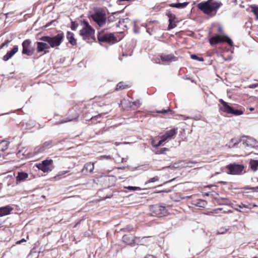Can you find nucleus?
<instances>
[{"label":"nucleus","instance_id":"obj_1","mask_svg":"<svg viewBox=\"0 0 258 258\" xmlns=\"http://www.w3.org/2000/svg\"><path fill=\"white\" fill-rule=\"evenodd\" d=\"M221 3L213 2V0H208L198 4V8L205 14L213 16L216 14L218 9L221 7Z\"/></svg>","mask_w":258,"mask_h":258},{"label":"nucleus","instance_id":"obj_2","mask_svg":"<svg viewBox=\"0 0 258 258\" xmlns=\"http://www.w3.org/2000/svg\"><path fill=\"white\" fill-rule=\"evenodd\" d=\"M64 36L63 32H60L53 36H45L40 38V40L48 43L50 47L54 48L59 46L62 43Z\"/></svg>","mask_w":258,"mask_h":258},{"label":"nucleus","instance_id":"obj_3","mask_svg":"<svg viewBox=\"0 0 258 258\" xmlns=\"http://www.w3.org/2000/svg\"><path fill=\"white\" fill-rule=\"evenodd\" d=\"M91 18L99 27H103L106 22V15L104 10L100 9L96 11L91 15Z\"/></svg>","mask_w":258,"mask_h":258},{"label":"nucleus","instance_id":"obj_4","mask_svg":"<svg viewBox=\"0 0 258 258\" xmlns=\"http://www.w3.org/2000/svg\"><path fill=\"white\" fill-rule=\"evenodd\" d=\"M219 102L221 103L219 109L221 111L227 113L232 114L235 116L242 115L243 114V111L241 109H235L233 107L230 106L228 103L224 101L222 99H220Z\"/></svg>","mask_w":258,"mask_h":258},{"label":"nucleus","instance_id":"obj_5","mask_svg":"<svg viewBox=\"0 0 258 258\" xmlns=\"http://www.w3.org/2000/svg\"><path fill=\"white\" fill-rule=\"evenodd\" d=\"M83 28L80 31V35L82 36L83 39H90L94 36L95 30L85 20L83 21Z\"/></svg>","mask_w":258,"mask_h":258},{"label":"nucleus","instance_id":"obj_6","mask_svg":"<svg viewBox=\"0 0 258 258\" xmlns=\"http://www.w3.org/2000/svg\"><path fill=\"white\" fill-rule=\"evenodd\" d=\"M150 211L153 216L162 217L166 213V210L164 206L155 205L150 206Z\"/></svg>","mask_w":258,"mask_h":258},{"label":"nucleus","instance_id":"obj_7","mask_svg":"<svg viewBox=\"0 0 258 258\" xmlns=\"http://www.w3.org/2000/svg\"><path fill=\"white\" fill-rule=\"evenodd\" d=\"M97 38L99 42H114L116 38L112 33H104L103 31L98 32Z\"/></svg>","mask_w":258,"mask_h":258},{"label":"nucleus","instance_id":"obj_8","mask_svg":"<svg viewBox=\"0 0 258 258\" xmlns=\"http://www.w3.org/2000/svg\"><path fill=\"white\" fill-rule=\"evenodd\" d=\"M244 166L242 164H237L235 163L230 164L226 166L228 169V173L233 175L240 174L244 169Z\"/></svg>","mask_w":258,"mask_h":258},{"label":"nucleus","instance_id":"obj_9","mask_svg":"<svg viewBox=\"0 0 258 258\" xmlns=\"http://www.w3.org/2000/svg\"><path fill=\"white\" fill-rule=\"evenodd\" d=\"M53 160L52 159L45 160L42 161L41 163L37 165V167L43 172H47L51 171L53 168Z\"/></svg>","mask_w":258,"mask_h":258},{"label":"nucleus","instance_id":"obj_10","mask_svg":"<svg viewBox=\"0 0 258 258\" xmlns=\"http://www.w3.org/2000/svg\"><path fill=\"white\" fill-rule=\"evenodd\" d=\"M31 41L30 39L24 40L22 44L23 50L22 54H26L27 56H31L33 54L34 49L30 46Z\"/></svg>","mask_w":258,"mask_h":258},{"label":"nucleus","instance_id":"obj_11","mask_svg":"<svg viewBox=\"0 0 258 258\" xmlns=\"http://www.w3.org/2000/svg\"><path fill=\"white\" fill-rule=\"evenodd\" d=\"M241 141L243 144H245L247 147H251L253 148L258 147V142L253 138L243 136L241 138Z\"/></svg>","mask_w":258,"mask_h":258},{"label":"nucleus","instance_id":"obj_12","mask_svg":"<svg viewBox=\"0 0 258 258\" xmlns=\"http://www.w3.org/2000/svg\"><path fill=\"white\" fill-rule=\"evenodd\" d=\"M69 116L65 119L62 120L61 121L59 122V124L62 123L64 122H67L68 121H71L77 119L79 117V114L75 109H72L70 110L69 112Z\"/></svg>","mask_w":258,"mask_h":258},{"label":"nucleus","instance_id":"obj_13","mask_svg":"<svg viewBox=\"0 0 258 258\" xmlns=\"http://www.w3.org/2000/svg\"><path fill=\"white\" fill-rule=\"evenodd\" d=\"M54 145L55 143L52 140L46 141L42 145L36 148V152L37 153L43 152L46 149L50 148Z\"/></svg>","mask_w":258,"mask_h":258},{"label":"nucleus","instance_id":"obj_14","mask_svg":"<svg viewBox=\"0 0 258 258\" xmlns=\"http://www.w3.org/2000/svg\"><path fill=\"white\" fill-rule=\"evenodd\" d=\"M50 46L49 44L45 42H37V51L38 52L44 51L45 53L48 51H46V49H49Z\"/></svg>","mask_w":258,"mask_h":258},{"label":"nucleus","instance_id":"obj_15","mask_svg":"<svg viewBox=\"0 0 258 258\" xmlns=\"http://www.w3.org/2000/svg\"><path fill=\"white\" fill-rule=\"evenodd\" d=\"M121 102L122 104H126L127 107L134 110L137 109L141 105V103L139 101H132L128 100L127 102V101L124 99L121 101Z\"/></svg>","mask_w":258,"mask_h":258},{"label":"nucleus","instance_id":"obj_16","mask_svg":"<svg viewBox=\"0 0 258 258\" xmlns=\"http://www.w3.org/2000/svg\"><path fill=\"white\" fill-rule=\"evenodd\" d=\"M94 168V163L89 162L85 164L82 170V173L83 174H87L88 173H91L93 172Z\"/></svg>","mask_w":258,"mask_h":258},{"label":"nucleus","instance_id":"obj_17","mask_svg":"<svg viewBox=\"0 0 258 258\" xmlns=\"http://www.w3.org/2000/svg\"><path fill=\"white\" fill-rule=\"evenodd\" d=\"M18 51V46H15L13 48L8 51L3 57V60L4 61H7L11 58Z\"/></svg>","mask_w":258,"mask_h":258},{"label":"nucleus","instance_id":"obj_18","mask_svg":"<svg viewBox=\"0 0 258 258\" xmlns=\"http://www.w3.org/2000/svg\"><path fill=\"white\" fill-rule=\"evenodd\" d=\"M161 60L164 63H167L172 61L176 60V57L172 54L160 55Z\"/></svg>","mask_w":258,"mask_h":258},{"label":"nucleus","instance_id":"obj_19","mask_svg":"<svg viewBox=\"0 0 258 258\" xmlns=\"http://www.w3.org/2000/svg\"><path fill=\"white\" fill-rule=\"evenodd\" d=\"M13 208L10 206H6L0 208V217H3L10 214Z\"/></svg>","mask_w":258,"mask_h":258},{"label":"nucleus","instance_id":"obj_20","mask_svg":"<svg viewBox=\"0 0 258 258\" xmlns=\"http://www.w3.org/2000/svg\"><path fill=\"white\" fill-rule=\"evenodd\" d=\"M188 163H197V162L190 161L186 162L185 161H182L178 163H175L173 165H170L169 167L174 168H182L185 166V164Z\"/></svg>","mask_w":258,"mask_h":258},{"label":"nucleus","instance_id":"obj_21","mask_svg":"<svg viewBox=\"0 0 258 258\" xmlns=\"http://www.w3.org/2000/svg\"><path fill=\"white\" fill-rule=\"evenodd\" d=\"M67 38L70 43L73 45H75L77 44L76 40L75 39L74 34L73 33L68 31L67 35Z\"/></svg>","mask_w":258,"mask_h":258},{"label":"nucleus","instance_id":"obj_22","mask_svg":"<svg viewBox=\"0 0 258 258\" xmlns=\"http://www.w3.org/2000/svg\"><path fill=\"white\" fill-rule=\"evenodd\" d=\"M222 38L223 37H222L219 35L213 36L209 40L210 43L211 44V45H213L216 44H217L219 42H222Z\"/></svg>","mask_w":258,"mask_h":258},{"label":"nucleus","instance_id":"obj_23","mask_svg":"<svg viewBox=\"0 0 258 258\" xmlns=\"http://www.w3.org/2000/svg\"><path fill=\"white\" fill-rule=\"evenodd\" d=\"M249 167L254 172L256 171L258 167V160L251 159L249 161Z\"/></svg>","mask_w":258,"mask_h":258},{"label":"nucleus","instance_id":"obj_24","mask_svg":"<svg viewBox=\"0 0 258 258\" xmlns=\"http://www.w3.org/2000/svg\"><path fill=\"white\" fill-rule=\"evenodd\" d=\"M177 133V131L176 129H172L166 132L165 135H163L164 137H165L166 140L169 138H172L174 136H175Z\"/></svg>","mask_w":258,"mask_h":258},{"label":"nucleus","instance_id":"obj_25","mask_svg":"<svg viewBox=\"0 0 258 258\" xmlns=\"http://www.w3.org/2000/svg\"><path fill=\"white\" fill-rule=\"evenodd\" d=\"M189 3L184 2L182 3H176V4H171L170 5V6L173 8H176L178 9H182L185 8L188 5Z\"/></svg>","mask_w":258,"mask_h":258},{"label":"nucleus","instance_id":"obj_26","mask_svg":"<svg viewBox=\"0 0 258 258\" xmlns=\"http://www.w3.org/2000/svg\"><path fill=\"white\" fill-rule=\"evenodd\" d=\"M28 177V174L25 172H19L17 176V181H21L25 180Z\"/></svg>","mask_w":258,"mask_h":258},{"label":"nucleus","instance_id":"obj_27","mask_svg":"<svg viewBox=\"0 0 258 258\" xmlns=\"http://www.w3.org/2000/svg\"><path fill=\"white\" fill-rule=\"evenodd\" d=\"M242 142L241 141V139L240 140H237L236 139H232L230 142L229 143V147L230 148H233L236 146L237 145L239 144V142Z\"/></svg>","mask_w":258,"mask_h":258},{"label":"nucleus","instance_id":"obj_28","mask_svg":"<svg viewBox=\"0 0 258 258\" xmlns=\"http://www.w3.org/2000/svg\"><path fill=\"white\" fill-rule=\"evenodd\" d=\"M9 142H8L6 141H3L0 143V151H4L6 150L9 145Z\"/></svg>","mask_w":258,"mask_h":258},{"label":"nucleus","instance_id":"obj_29","mask_svg":"<svg viewBox=\"0 0 258 258\" xmlns=\"http://www.w3.org/2000/svg\"><path fill=\"white\" fill-rule=\"evenodd\" d=\"M166 140H167L166 139L165 137H164L163 136H162L161 137V140L159 141V142L157 144H154L153 142H152V144L154 147L157 148V147H159L160 146L162 145L163 143H164Z\"/></svg>","mask_w":258,"mask_h":258},{"label":"nucleus","instance_id":"obj_30","mask_svg":"<svg viewBox=\"0 0 258 258\" xmlns=\"http://www.w3.org/2000/svg\"><path fill=\"white\" fill-rule=\"evenodd\" d=\"M128 87V85H125L123 82H119L116 87L115 90L118 91L122 89H124Z\"/></svg>","mask_w":258,"mask_h":258},{"label":"nucleus","instance_id":"obj_31","mask_svg":"<svg viewBox=\"0 0 258 258\" xmlns=\"http://www.w3.org/2000/svg\"><path fill=\"white\" fill-rule=\"evenodd\" d=\"M251 12L255 15L256 20H258V6H251Z\"/></svg>","mask_w":258,"mask_h":258},{"label":"nucleus","instance_id":"obj_32","mask_svg":"<svg viewBox=\"0 0 258 258\" xmlns=\"http://www.w3.org/2000/svg\"><path fill=\"white\" fill-rule=\"evenodd\" d=\"M169 149L167 148H162L155 151L156 154H165L166 152L168 151Z\"/></svg>","mask_w":258,"mask_h":258},{"label":"nucleus","instance_id":"obj_33","mask_svg":"<svg viewBox=\"0 0 258 258\" xmlns=\"http://www.w3.org/2000/svg\"><path fill=\"white\" fill-rule=\"evenodd\" d=\"M222 40V42H226L231 46L233 45L232 41L229 37L224 36L223 37Z\"/></svg>","mask_w":258,"mask_h":258},{"label":"nucleus","instance_id":"obj_34","mask_svg":"<svg viewBox=\"0 0 258 258\" xmlns=\"http://www.w3.org/2000/svg\"><path fill=\"white\" fill-rule=\"evenodd\" d=\"M207 203L205 201L203 200H199L197 202V203L196 204V205L199 207H202L204 208L206 206Z\"/></svg>","mask_w":258,"mask_h":258},{"label":"nucleus","instance_id":"obj_35","mask_svg":"<svg viewBox=\"0 0 258 258\" xmlns=\"http://www.w3.org/2000/svg\"><path fill=\"white\" fill-rule=\"evenodd\" d=\"M243 207L248 208L249 209H252V208L257 207V205L255 204H242Z\"/></svg>","mask_w":258,"mask_h":258},{"label":"nucleus","instance_id":"obj_36","mask_svg":"<svg viewBox=\"0 0 258 258\" xmlns=\"http://www.w3.org/2000/svg\"><path fill=\"white\" fill-rule=\"evenodd\" d=\"M229 228H226L225 227H221L218 230V233L220 234H223L228 232Z\"/></svg>","mask_w":258,"mask_h":258},{"label":"nucleus","instance_id":"obj_37","mask_svg":"<svg viewBox=\"0 0 258 258\" xmlns=\"http://www.w3.org/2000/svg\"><path fill=\"white\" fill-rule=\"evenodd\" d=\"M158 180H159V177L158 176H154V177L151 178V179H150L149 180L145 182V185H147L148 184L150 183L151 182H155L156 181H158Z\"/></svg>","mask_w":258,"mask_h":258},{"label":"nucleus","instance_id":"obj_38","mask_svg":"<svg viewBox=\"0 0 258 258\" xmlns=\"http://www.w3.org/2000/svg\"><path fill=\"white\" fill-rule=\"evenodd\" d=\"M190 57H191V58H192L193 59L197 60L200 61H204V58L203 57H200L198 56L196 54H191L190 55Z\"/></svg>","mask_w":258,"mask_h":258},{"label":"nucleus","instance_id":"obj_39","mask_svg":"<svg viewBox=\"0 0 258 258\" xmlns=\"http://www.w3.org/2000/svg\"><path fill=\"white\" fill-rule=\"evenodd\" d=\"M169 24L168 25V29H173L176 26V24H175V23L172 22V21L171 20V18L169 19Z\"/></svg>","mask_w":258,"mask_h":258},{"label":"nucleus","instance_id":"obj_40","mask_svg":"<svg viewBox=\"0 0 258 258\" xmlns=\"http://www.w3.org/2000/svg\"><path fill=\"white\" fill-rule=\"evenodd\" d=\"M116 14V13H113L112 15H111V16H110L108 17L107 21L109 23H111V22H112L115 21V15Z\"/></svg>","mask_w":258,"mask_h":258},{"label":"nucleus","instance_id":"obj_41","mask_svg":"<svg viewBox=\"0 0 258 258\" xmlns=\"http://www.w3.org/2000/svg\"><path fill=\"white\" fill-rule=\"evenodd\" d=\"M78 24L76 23L75 21H72L71 22V29L73 31H75L76 30L77 27H78Z\"/></svg>","mask_w":258,"mask_h":258},{"label":"nucleus","instance_id":"obj_42","mask_svg":"<svg viewBox=\"0 0 258 258\" xmlns=\"http://www.w3.org/2000/svg\"><path fill=\"white\" fill-rule=\"evenodd\" d=\"M171 112H172V110L169 108H168V109H162L161 110H159V111H157V113H162V114H164V113H168V112L171 113Z\"/></svg>","mask_w":258,"mask_h":258},{"label":"nucleus","instance_id":"obj_43","mask_svg":"<svg viewBox=\"0 0 258 258\" xmlns=\"http://www.w3.org/2000/svg\"><path fill=\"white\" fill-rule=\"evenodd\" d=\"M98 159L99 160H104V159L110 160V159H111V157L110 155H103V156H100L98 157Z\"/></svg>","mask_w":258,"mask_h":258},{"label":"nucleus","instance_id":"obj_44","mask_svg":"<svg viewBox=\"0 0 258 258\" xmlns=\"http://www.w3.org/2000/svg\"><path fill=\"white\" fill-rule=\"evenodd\" d=\"M125 188H126L130 190H136L140 189V187L137 186H128L124 187Z\"/></svg>","mask_w":258,"mask_h":258},{"label":"nucleus","instance_id":"obj_45","mask_svg":"<svg viewBox=\"0 0 258 258\" xmlns=\"http://www.w3.org/2000/svg\"><path fill=\"white\" fill-rule=\"evenodd\" d=\"M102 116V114H98L97 115H96V116H92L90 119L92 121H94L95 120H98L99 118H101Z\"/></svg>","mask_w":258,"mask_h":258},{"label":"nucleus","instance_id":"obj_46","mask_svg":"<svg viewBox=\"0 0 258 258\" xmlns=\"http://www.w3.org/2000/svg\"><path fill=\"white\" fill-rule=\"evenodd\" d=\"M149 237H143L141 240L142 244H145L147 242V241L149 240Z\"/></svg>","mask_w":258,"mask_h":258},{"label":"nucleus","instance_id":"obj_47","mask_svg":"<svg viewBox=\"0 0 258 258\" xmlns=\"http://www.w3.org/2000/svg\"><path fill=\"white\" fill-rule=\"evenodd\" d=\"M10 42V41H9V40H7L6 42H5V43H3L1 44V45L0 46V48H3L4 47H5V46H7L8 45V44Z\"/></svg>","mask_w":258,"mask_h":258},{"label":"nucleus","instance_id":"obj_48","mask_svg":"<svg viewBox=\"0 0 258 258\" xmlns=\"http://www.w3.org/2000/svg\"><path fill=\"white\" fill-rule=\"evenodd\" d=\"M68 171H60L59 172L58 174V176H61L67 173H68Z\"/></svg>","mask_w":258,"mask_h":258},{"label":"nucleus","instance_id":"obj_49","mask_svg":"<svg viewBox=\"0 0 258 258\" xmlns=\"http://www.w3.org/2000/svg\"><path fill=\"white\" fill-rule=\"evenodd\" d=\"M144 258H156V256H155L151 254H147L146 256H145Z\"/></svg>","mask_w":258,"mask_h":258},{"label":"nucleus","instance_id":"obj_50","mask_svg":"<svg viewBox=\"0 0 258 258\" xmlns=\"http://www.w3.org/2000/svg\"><path fill=\"white\" fill-rule=\"evenodd\" d=\"M25 241H26V240L24 238H23L22 239L17 241L16 244H20L22 242H25Z\"/></svg>","mask_w":258,"mask_h":258},{"label":"nucleus","instance_id":"obj_51","mask_svg":"<svg viewBox=\"0 0 258 258\" xmlns=\"http://www.w3.org/2000/svg\"><path fill=\"white\" fill-rule=\"evenodd\" d=\"M250 189L253 190V191H258V186L253 187L250 188Z\"/></svg>","mask_w":258,"mask_h":258},{"label":"nucleus","instance_id":"obj_52","mask_svg":"<svg viewBox=\"0 0 258 258\" xmlns=\"http://www.w3.org/2000/svg\"><path fill=\"white\" fill-rule=\"evenodd\" d=\"M257 86H258V85H257V84H252V85H250L249 86V88H253L256 87Z\"/></svg>","mask_w":258,"mask_h":258},{"label":"nucleus","instance_id":"obj_53","mask_svg":"<svg viewBox=\"0 0 258 258\" xmlns=\"http://www.w3.org/2000/svg\"><path fill=\"white\" fill-rule=\"evenodd\" d=\"M181 116L183 117H184V120H186L187 119H189L190 118V117L189 116H186L185 115H180Z\"/></svg>","mask_w":258,"mask_h":258},{"label":"nucleus","instance_id":"obj_54","mask_svg":"<svg viewBox=\"0 0 258 258\" xmlns=\"http://www.w3.org/2000/svg\"><path fill=\"white\" fill-rule=\"evenodd\" d=\"M122 238H123V240L125 241V240H126V239L127 238V236L126 235H124L123 236Z\"/></svg>","mask_w":258,"mask_h":258},{"label":"nucleus","instance_id":"obj_55","mask_svg":"<svg viewBox=\"0 0 258 258\" xmlns=\"http://www.w3.org/2000/svg\"><path fill=\"white\" fill-rule=\"evenodd\" d=\"M254 110V108H253V107H250L249 108V110L251 111H253Z\"/></svg>","mask_w":258,"mask_h":258},{"label":"nucleus","instance_id":"obj_56","mask_svg":"<svg viewBox=\"0 0 258 258\" xmlns=\"http://www.w3.org/2000/svg\"><path fill=\"white\" fill-rule=\"evenodd\" d=\"M218 30H219V32H221V31H222V28H221V27H219V28H218Z\"/></svg>","mask_w":258,"mask_h":258}]
</instances>
